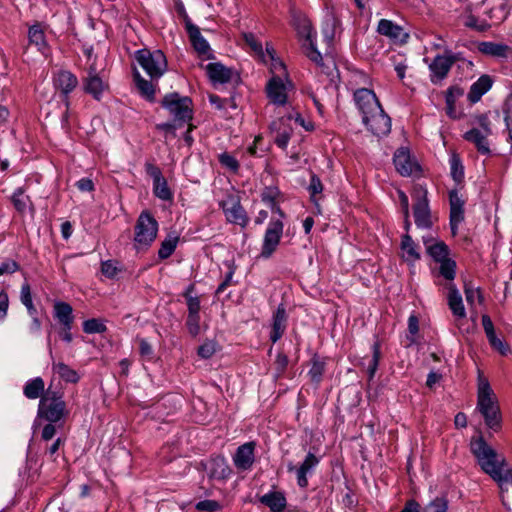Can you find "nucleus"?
I'll list each match as a JSON object with an SVG mask.
<instances>
[{
  "label": "nucleus",
  "mask_w": 512,
  "mask_h": 512,
  "mask_svg": "<svg viewBox=\"0 0 512 512\" xmlns=\"http://www.w3.org/2000/svg\"><path fill=\"white\" fill-rule=\"evenodd\" d=\"M381 358L380 343L374 342L372 345V358L369 360L367 366V373L369 380H372L376 374Z\"/></svg>",
  "instance_id": "obj_42"
},
{
  "label": "nucleus",
  "mask_w": 512,
  "mask_h": 512,
  "mask_svg": "<svg viewBox=\"0 0 512 512\" xmlns=\"http://www.w3.org/2000/svg\"><path fill=\"white\" fill-rule=\"evenodd\" d=\"M464 293L466 297V301L468 304L473 305L475 299L477 298L479 303L484 301L483 295L479 288H474L471 283H465L464 285Z\"/></svg>",
  "instance_id": "obj_49"
},
{
  "label": "nucleus",
  "mask_w": 512,
  "mask_h": 512,
  "mask_svg": "<svg viewBox=\"0 0 512 512\" xmlns=\"http://www.w3.org/2000/svg\"><path fill=\"white\" fill-rule=\"evenodd\" d=\"M464 94V90L459 86H451L447 89L445 94L446 106H451L456 103V100Z\"/></svg>",
  "instance_id": "obj_58"
},
{
  "label": "nucleus",
  "mask_w": 512,
  "mask_h": 512,
  "mask_svg": "<svg viewBox=\"0 0 512 512\" xmlns=\"http://www.w3.org/2000/svg\"><path fill=\"white\" fill-rule=\"evenodd\" d=\"M377 32L395 44H405L409 39V33L402 26L388 19H381L378 22Z\"/></svg>",
  "instance_id": "obj_16"
},
{
  "label": "nucleus",
  "mask_w": 512,
  "mask_h": 512,
  "mask_svg": "<svg viewBox=\"0 0 512 512\" xmlns=\"http://www.w3.org/2000/svg\"><path fill=\"white\" fill-rule=\"evenodd\" d=\"M493 79L490 75H481L471 86L467 94L470 103H477L484 94H486L493 85Z\"/></svg>",
  "instance_id": "obj_26"
},
{
  "label": "nucleus",
  "mask_w": 512,
  "mask_h": 512,
  "mask_svg": "<svg viewBox=\"0 0 512 512\" xmlns=\"http://www.w3.org/2000/svg\"><path fill=\"white\" fill-rule=\"evenodd\" d=\"M290 14L291 23L301 37L305 38L307 41H311V38H315L316 32L309 19L301 11L291 8Z\"/></svg>",
  "instance_id": "obj_23"
},
{
  "label": "nucleus",
  "mask_w": 512,
  "mask_h": 512,
  "mask_svg": "<svg viewBox=\"0 0 512 512\" xmlns=\"http://www.w3.org/2000/svg\"><path fill=\"white\" fill-rule=\"evenodd\" d=\"M28 38L31 44H34L38 50H42L46 46L45 35L39 25H33L28 31Z\"/></svg>",
  "instance_id": "obj_44"
},
{
  "label": "nucleus",
  "mask_w": 512,
  "mask_h": 512,
  "mask_svg": "<svg viewBox=\"0 0 512 512\" xmlns=\"http://www.w3.org/2000/svg\"><path fill=\"white\" fill-rule=\"evenodd\" d=\"M334 27H335V19L333 16H329L326 18L324 27L322 29L324 38L331 42L334 38Z\"/></svg>",
  "instance_id": "obj_63"
},
{
  "label": "nucleus",
  "mask_w": 512,
  "mask_h": 512,
  "mask_svg": "<svg viewBox=\"0 0 512 512\" xmlns=\"http://www.w3.org/2000/svg\"><path fill=\"white\" fill-rule=\"evenodd\" d=\"M218 344L215 340H206L198 347L197 354L202 359L211 358L217 351Z\"/></svg>",
  "instance_id": "obj_47"
},
{
  "label": "nucleus",
  "mask_w": 512,
  "mask_h": 512,
  "mask_svg": "<svg viewBox=\"0 0 512 512\" xmlns=\"http://www.w3.org/2000/svg\"><path fill=\"white\" fill-rule=\"evenodd\" d=\"M278 195L279 190L276 187H266L261 194V199L266 205H268L272 209V212H276L279 214L280 218H284V212L276 204V199Z\"/></svg>",
  "instance_id": "obj_38"
},
{
  "label": "nucleus",
  "mask_w": 512,
  "mask_h": 512,
  "mask_svg": "<svg viewBox=\"0 0 512 512\" xmlns=\"http://www.w3.org/2000/svg\"><path fill=\"white\" fill-rule=\"evenodd\" d=\"M69 415L63 393L58 390L46 389L37 410V418L46 422L65 423Z\"/></svg>",
  "instance_id": "obj_4"
},
{
  "label": "nucleus",
  "mask_w": 512,
  "mask_h": 512,
  "mask_svg": "<svg viewBox=\"0 0 512 512\" xmlns=\"http://www.w3.org/2000/svg\"><path fill=\"white\" fill-rule=\"evenodd\" d=\"M448 500L445 497H436L429 502L421 512H447Z\"/></svg>",
  "instance_id": "obj_46"
},
{
  "label": "nucleus",
  "mask_w": 512,
  "mask_h": 512,
  "mask_svg": "<svg viewBox=\"0 0 512 512\" xmlns=\"http://www.w3.org/2000/svg\"><path fill=\"white\" fill-rule=\"evenodd\" d=\"M119 268L117 266V262L113 260H107L102 262L101 264V272L107 278H113L116 276Z\"/></svg>",
  "instance_id": "obj_60"
},
{
  "label": "nucleus",
  "mask_w": 512,
  "mask_h": 512,
  "mask_svg": "<svg viewBox=\"0 0 512 512\" xmlns=\"http://www.w3.org/2000/svg\"><path fill=\"white\" fill-rule=\"evenodd\" d=\"M157 232V220L148 211H143L135 225L134 241L136 245L139 247L150 245L156 238Z\"/></svg>",
  "instance_id": "obj_6"
},
{
  "label": "nucleus",
  "mask_w": 512,
  "mask_h": 512,
  "mask_svg": "<svg viewBox=\"0 0 512 512\" xmlns=\"http://www.w3.org/2000/svg\"><path fill=\"white\" fill-rule=\"evenodd\" d=\"M45 392V383L41 377H35L28 380L23 387V394L28 399H41Z\"/></svg>",
  "instance_id": "obj_34"
},
{
  "label": "nucleus",
  "mask_w": 512,
  "mask_h": 512,
  "mask_svg": "<svg viewBox=\"0 0 512 512\" xmlns=\"http://www.w3.org/2000/svg\"><path fill=\"white\" fill-rule=\"evenodd\" d=\"M287 313L284 304H279L272 317V329L270 332V340L276 343L285 333L287 327Z\"/></svg>",
  "instance_id": "obj_24"
},
{
  "label": "nucleus",
  "mask_w": 512,
  "mask_h": 512,
  "mask_svg": "<svg viewBox=\"0 0 512 512\" xmlns=\"http://www.w3.org/2000/svg\"><path fill=\"white\" fill-rule=\"evenodd\" d=\"M447 301L449 309L455 318L464 319L466 317V310L463 304L462 296L453 283L448 285Z\"/></svg>",
  "instance_id": "obj_28"
},
{
  "label": "nucleus",
  "mask_w": 512,
  "mask_h": 512,
  "mask_svg": "<svg viewBox=\"0 0 512 512\" xmlns=\"http://www.w3.org/2000/svg\"><path fill=\"white\" fill-rule=\"evenodd\" d=\"M108 88L101 77L97 74L96 67L91 66L88 70V76L83 81V89L90 94L95 100L99 101L103 92Z\"/></svg>",
  "instance_id": "obj_19"
},
{
  "label": "nucleus",
  "mask_w": 512,
  "mask_h": 512,
  "mask_svg": "<svg viewBox=\"0 0 512 512\" xmlns=\"http://www.w3.org/2000/svg\"><path fill=\"white\" fill-rule=\"evenodd\" d=\"M255 448L254 441L246 442L240 445L234 455L232 456L233 464L239 471H249L255 462Z\"/></svg>",
  "instance_id": "obj_15"
},
{
  "label": "nucleus",
  "mask_w": 512,
  "mask_h": 512,
  "mask_svg": "<svg viewBox=\"0 0 512 512\" xmlns=\"http://www.w3.org/2000/svg\"><path fill=\"white\" fill-rule=\"evenodd\" d=\"M488 18L493 22V24L501 23L508 16L507 6L503 2H499L486 12Z\"/></svg>",
  "instance_id": "obj_41"
},
{
  "label": "nucleus",
  "mask_w": 512,
  "mask_h": 512,
  "mask_svg": "<svg viewBox=\"0 0 512 512\" xmlns=\"http://www.w3.org/2000/svg\"><path fill=\"white\" fill-rule=\"evenodd\" d=\"M54 86L65 97L66 106H69L68 95L77 87L78 79L70 71L60 70L53 78Z\"/></svg>",
  "instance_id": "obj_20"
},
{
  "label": "nucleus",
  "mask_w": 512,
  "mask_h": 512,
  "mask_svg": "<svg viewBox=\"0 0 512 512\" xmlns=\"http://www.w3.org/2000/svg\"><path fill=\"white\" fill-rule=\"evenodd\" d=\"M283 227L284 225L281 219L270 220L263 239L262 257L269 258L276 250L283 233Z\"/></svg>",
  "instance_id": "obj_10"
},
{
  "label": "nucleus",
  "mask_w": 512,
  "mask_h": 512,
  "mask_svg": "<svg viewBox=\"0 0 512 512\" xmlns=\"http://www.w3.org/2000/svg\"><path fill=\"white\" fill-rule=\"evenodd\" d=\"M396 170L402 176H411L419 171V165L411 158L409 150L401 147L396 150L393 157Z\"/></svg>",
  "instance_id": "obj_18"
},
{
  "label": "nucleus",
  "mask_w": 512,
  "mask_h": 512,
  "mask_svg": "<svg viewBox=\"0 0 512 512\" xmlns=\"http://www.w3.org/2000/svg\"><path fill=\"white\" fill-rule=\"evenodd\" d=\"M311 367L308 371V376L310 381L317 386L322 381L323 374L325 372L326 362L324 359H321L318 355H314L311 358Z\"/></svg>",
  "instance_id": "obj_36"
},
{
  "label": "nucleus",
  "mask_w": 512,
  "mask_h": 512,
  "mask_svg": "<svg viewBox=\"0 0 512 512\" xmlns=\"http://www.w3.org/2000/svg\"><path fill=\"white\" fill-rule=\"evenodd\" d=\"M195 507L199 511L216 512L221 506L219 502L215 500H202L199 501Z\"/></svg>",
  "instance_id": "obj_62"
},
{
  "label": "nucleus",
  "mask_w": 512,
  "mask_h": 512,
  "mask_svg": "<svg viewBox=\"0 0 512 512\" xmlns=\"http://www.w3.org/2000/svg\"><path fill=\"white\" fill-rule=\"evenodd\" d=\"M206 72L214 86L227 83L237 84L240 81V76L236 70L226 67L219 62L207 64Z\"/></svg>",
  "instance_id": "obj_11"
},
{
  "label": "nucleus",
  "mask_w": 512,
  "mask_h": 512,
  "mask_svg": "<svg viewBox=\"0 0 512 512\" xmlns=\"http://www.w3.org/2000/svg\"><path fill=\"white\" fill-rule=\"evenodd\" d=\"M477 49L484 55L506 59L512 53V48L504 43L482 41L477 43Z\"/></svg>",
  "instance_id": "obj_27"
},
{
  "label": "nucleus",
  "mask_w": 512,
  "mask_h": 512,
  "mask_svg": "<svg viewBox=\"0 0 512 512\" xmlns=\"http://www.w3.org/2000/svg\"><path fill=\"white\" fill-rule=\"evenodd\" d=\"M477 409L483 415L485 424L491 429L500 425L499 407L490 383L478 370L477 378Z\"/></svg>",
  "instance_id": "obj_3"
},
{
  "label": "nucleus",
  "mask_w": 512,
  "mask_h": 512,
  "mask_svg": "<svg viewBox=\"0 0 512 512\" xmlns=\"http://www.w3.org/2000/svg\"><path fill=\"white\" fill-rule=\"evenodd\" d=\"M415 224L420 229H429L432 226L427 190H421L417 194V200L413 207Z\"/></svg>",
  "instance_id": "obj_14"
},
{
  "label": "nucleus",
  "mask_w": 512,
  "mask_h": 512,
  "mask_svg": "<svg viewBox=\"0 0 512 512\" xmlns=\"http://www.w3.org/2000/svg\"><path fill=\"white\" fill-rule=\"evenodd\" d=\"M293 88L287 74L284 77L273 75L266 84V94L269 101L276 106H284L288 100V91Z\"/></svg>",
  "instance_id": "obj_7"
},
{
  "label": "nucleus",
  "mask_w": 512,
  "mask_h": 512,
  "mask_svg": "<svg viewBox=\"0 0 512 512\" xmlns=\"http://www.w3.org/2000/svg\"><path fill=\"white\" fill-rule=\"evenodd\" d=\"M260 502L272 512H282L286 507V498L281 492H269L261 496Z\"/></svg>",
  "instance_id": "obj_32"
},
{
  "label": "nucleus",
  "mask_w": 512,
  "mask_h": 512,
  "mask_svg": "<svg viewBox=\"0 0 512 512\" xmlns=\"http://www.w3.org/2000/svg\"><path fill=\"white\" fill-rule=\"evenodd\" d=\"M363 124L375 136H386L391 131V119L384 112L382 106L362 119Z\"/></svg>",
  "instance_id": "obj_9"
},
{
  "label": "nucleus",
  "mask_w": 512,
  "mask_h": 512,
  "mask_svg": "<svg viewBox=\"0 0 512 512\" xmlns=\"http://www.w3.org/2000/svg\"><path fill=\"white\" fill-rule=\"evenodd\" d=\"M83 330L87 334L102 333L106 330V326L102 321L93 318L84 321Z\"/></svg>",
  "instance_id": "obj_50"
},
{
  "label": "nucleus",
  "mask_w": 512,
  "mask_h": 512,
  "mask_svg": "<svg viewBox=\"0 0 512 512\" xmlns=\"http://www.w3.org/2000/svg\"><path fill=\"white\" fill-rule=\"evenodd\" d=\"M474 124L477 127H473L464 134V139L473 143L478 152L483 155L490 154V146L488 137L492 134L491 122L488 114H480L475 117Z\"/></svg>",
  "instance_id": "obj_5"
},
{
  "label": "nucleus",
  "mask_w": 512,
  "mask_h": 512,
  "mask_svg": "<svg viewBox=\"0 0 512 512\" xmlns=\"http://www.w3.org/2000/svg\"><path fill=\"white\" fill-rule=\"evenodd\" d=\"M448 61L445 55H437L430 63V80L433 84H438L447 77L452 68Z\"/></svg>",
  "instance_id": "obj_25"
},
{
  "label": "nucleus",
  "mask_w": 512,
  "mask_h": 512,
  "mask_svg": "<svg viewBox=\"0 0 512 512\" xmlns=\"http://www.w3.org/2000/svg\"><path fill=\"white\" fill-rule=\"evenodd\" d=\"M20 269V265L12 259H5L0 263V276L13 274Z\"/></svg>",
  "instance_id": "obj_61"
},
{
  "label": "nucleus",
  "mask_w": 512,
  "mask_h": 512,
  "mask_svg": "<svg viewBox=\"0 0 512 512\" xmlns=\"http://www.w3.org/2000/svg\"><path fill=\"white\" fill-rule=\"evenodd\" d=\"M319 462V457H317L312 452H308L305 459L298 468H296L293 463H289L287 469L289 472L295 471L297 485L300 488L305 489L308 487V476L312 475Z\"/></svg>",
  "instance_id": "obj_12"
},
{
  "label": "nucleus",
  "mask_w": 512,
  "mask_h": 512,
  "mask_svg": "<svg viewBox=\"0 0 512 512\" xmlns=\"http://www.w3.org/2000/svg\"><path fill=\"white\" fill-rule=\"evenodd\" d=\"M243 38L247 45L257 54L263 56L262 44L257 40L253 33H244Z\"/></svg>",
  "instance_id": "obj_59"
},
{
  "label": "nucleus",
  "mask_w": 512,
  "mask_h": 512,
  "mask_svg": "<svg viewBox=\"0 0 512 512\" xmlns=\"http://www.w3.org/2000/svg\"><path fill=\"white\" fill-rule=\"evenodd\" d=\"M408 331L409 336H407V339L409 341L408 345H412L416 343V334L419 331V320L416 315L412 314L408 318Z\"/></svg>",
  "instance_id": "obj_57"
},
{
  "label": "nucleus",
  "mask_w": 512,
  "mask_h": 512,
  "mask_svg": "<svg viewBox=\"0 0 512 512\" xmlns=\"http://www.w3.org/2000/svg\"><path fill=\"white\" fill-rule=\"evenodd\" d=\"M308 191L310 193L311 200L316 203V196L321 194L323 191L322 182L316 174L311 175Z\"/></svg>",
  "instance_id": "obj_54"
},
{
  "label": "nucleus",
  "mask_w": 512,
  "mask_h": 512,
  "mask_svg": "<svg viewBox=\"0 0 512 512\" xmlns=\"http://www.w3.org/2000/svg\"><path fill=\"white\" fill-rule=\"evenodd\" d=\"M464 221V209H450V229L455 236L459 225Z\"/></svg>",
  "instance_id": "obj_51"
},
{
  "label": "nucleus",
  "mask_w": 512,
  "mask_h": 512,
  "mask_svg": "<svg viewBox=\"0 0 512 512\" xmlns=\"http://www.w3.org/2000/svg\"><path fill=\"white\" fill-rule=\"evenodd\" d=\"M438 263L440 264L439 274L446 280L453 281L456 276V262L449 258Z\"/></svg>",
  "instance_id": "obj_45"
},
{
  "label": "nucleus",
  "mask_w": 512,
  "mask_h": 512,
  "mask_svg": "<svg viewBox=\"0 0 512 512\" xmlns=\"http://www.w3.org/2000/svg\"><path fill=\"white\" fill-rule=\"evenodd\" d=\"M450 174L453 180L457 183L462 182L464 179V166L460 157L453 153L449 158Z\"/></svg>",
  "instance_id": "obj_40"
},
{
  "label": "nucleus",
  "mask_w": 512,
  "mask_h": 512,
  "mask_svg": "<svg viewBox=\"0 0 512 512\" xmlns=\"http://www.w3.org/2000/svg\"><path fill=\"white\" fill-rule=\"evenodd\" d=\"M471 452L481 470L497 483L501 493L512 486V467L506 458L496 452L483 437L471 441Z\"/></svg>",
  "instance_id": "obj_1"
},
{
  "label": "nucleus",
  "mask_w": 512,
  "mask_h": 512,
  "mask_svg": "<svg viewBox=\"0 0 512 512\" xmlns=\"http://www.w3.org/2000/svg\"><path fill=\"white\" fill-rule=\"evenodd\" d=\"M220 164L232 172H237L239 169L238 160L230 153L224 152L218 156Z\"/></svg>",
  "instance_id": "obj_52"
},
{
  "label": "nucleus",
  "mask_w": 512,
  "mask_h": 512,
  "mask_svg": "<svg viewBox=\"0 0 512 512\" xmlns=\"http://www.w3.org/2000/svg\"><path fill=\"white\" fill-rule=\"evenodd\" d=\"M422 241L426 248L427 254L435 262L438 263L449 259V248L443 241L437 240L432 236H423Z\"/></svg>",
  "instance_id": "obj_22"
},
{
  "label": "nucleus",
  "mask_w": 512,
  "mask_h": 512,
  "mask_svg": "<svg viewBox=\"0 0 512 512\" xmlns=\"http://www.w3.org/2000/svg\"><path fill=\"white\" fill-rule=\"evenodd\" d=\"M489 344L494 350H496L503 356L507 355L510 352L509 345L498 336H496L493 340L489 341Z\"/></svg>",
  "instance_id": "obj_64"
},
{
  "label": "nucleus",
  "mask_w": 512,
  "mask_h": 512,
  "mask_svg": "<svg viewBox=\"0 0 512 512\" xmlns=\"http://www.w3.org/2000/svg\"><path fill=\"white\" fill-rule=\"evenodd\" d=\"M133 78L139 94L148 101H154L157 79L143 78L136 68L133 70Z\"/></svg>",
  "instance_id": "obj_29"
},
{
  "label": "nucleus",
  "mask_w": 512,
  "mask_h": 512,
  "mask_svg": "<svg viewBox=\"0 0 512 512\" xmlns=\"http://www.w3.org/2000/svg\"><path fill=\"white\" fill-rule=\"evenodd\" d=\"M180 241V232L176 230L169 231L162 241L161 256L162 259L168 258L175 251Z\"/></svg>",
  "instance_id": "obj_37"
},
{
  "label": "nucleus",
  "mask_w": 512,
  "mask_h": 512,
  "mask_svg": "<svg viewBox=\"0 0 512 512\" xmlns=\"http://www.w3.org/2000/svg\"><path fill=\"white\" fill-rule=\"evenodd\" d=\"M194 50L200 57L213 58V53L208 41L202 36L200 29L192 21H187L185 28Z\"/></svg>",
  "instance_id": "obj_17"
},
{
  "label": "nucleus",
  "mask_w": 512,
  "mask_h": 512,
  "mask_svg": "<svg viewBox=\"0 0 512 512\" xmlns=\"http://www.w3.org/2000/svg\"><path fill=\"white\" fill-rule=\"evenodd\" d=\"M135 60L146 72L149 78L158 79L160 77V67L154 59L153 54L148 49H140L136 51Z\"/></svg>",
  "instance_id": "obj_21"
},
{
  "label": "nucleus",
  "mask_w": 512,
  "mask_h": 512,
  "mask_svg": "<svg viewBox=\"0 0 512 512\" xmlns=\"http://www.w3.org/2000/svg\"><path fill=\"white\" fill-rule=\"evenodd\" d=\"M354 102L362 114V119L364 116H367L374 111H378L381 107L375 93L367 88H360L354 92Z\"/></svg>",
  "instance_id": "obj_13"
},
{
  "label": "nucleus",
  "mask_w": 512,
  "mask_h": 512,
  "mask_svg": "<svg viewBox=\"0 0 512 512\" xmlns=\"http://www.w3.org/2000/svg\"><path fill=\"white\" fill-rule=\"evenodd\" d=\"M227 222L246 227L249 223V217L240 203L238 196L228 194L225 199L219 202Z\"/></svg>",
  "instance_id": "obj_8"
},
{
  "label": "nucleus",
  "mask_w": 512,
  "mask_h": 512,
  "mask_svg": "<svg viewBox=\"0 0 512 512\" xmlns=\"http://www.w3.org/2000/svg\"><path fill=\"white\" fill-rule=\"evenodd\" d=\"M64 423H54V422H47L41 431V439L44 441L51 440L55 434L57 429L63 428Z\"/></svg>",
  "instance_id": "obj_55"
},
{
  "label": "nucleus",
  "mask_w": 512,
  "mask_h": 512,
  "mask_svg": "<svg viewBox=\"0 0 512 512\" xmlns=\"http://www.w3.org/2000/svg\"><path fill=\"white\" fill-rule=\"evenodd\" d=\"M465 26L483 32L490 28L491 24L486 20H479L474 15H469L465 20Z\"/></svg>",
  "instance_id": "obj_56"
},
{
  "label": "nucleus",
  "mask_w": 512,
  "mask_h": 512,
  "mask_svg": "<svg viewBox=\"0 0 512 512\" xmlns=\"http://www.w3.org/2000/svg\"><path fill=\"white\" fill-rule=\"evenodd\" d=\"M401 249L403 251V258L405 261L414 263L420 259V254L417 251V245L409 234L402 236Z\"/></svg>",
  "instance_id": "obj_35"
},
{
  "label": "nucleus",
  "mask_w": 512,
  "mask_h": 512,
  "mask_svg": "<svg viewBox=\"0 0 512 512\" xmlns=\"http://www.w3.org/2000/svg\"><path fill=\"white\" fill-rule=\"evenodd\" d=\"M146 171L149 175L153 177V192L154 195L158 198H160V171L158 168L151 164H146Z\"/></svg>",
  "instance_id": "obj_53"
},
{
  "label": "nucleus",
  "mask_w": 512,
  "mask_h": 512,
  "mask_svg": "<svg viewBox=\"0 0 512 512\" xmlns=\"http://www.w3.org/2000/svg\"><path fill=\"white\" fill-rule=\"evenodd\" d=\"M183 400V397L179 394L168 393L162 396V407L168 408L166 414L169 415L181 408Z\"/></svg>",
  "instance_id": "obj_43"
},
{
  "label": "nucleus",
  "mask_w": 512,
  "mask_h": 512,
  "mask_svg": "<svg viewBox=\"0 0 512 512\" xmlns=\"http://www.w3.org/2000/svg\"><path fill=\"white\" fill-rule=\"evenodd\" d=\"M162 107L171 116L170 122L162 123V130L175 135V130L187 125L183 139L187 146H191L194 141L191 135L193 126L190 124L193 117L191 99L187 96H180L178 93H171L162 98Z\"/></svg>",
  "instance_id": "obj_2"
},
{
  "label": "nucleus",
  "mask_w": 512,
  "mask_h": 512,
  "mask_svg": "<svg viewBox=\"0 0 512 512\" xmlns=\"http://www.w3.org/2000/svg\"><path fill=\"white\" fill-rule=\"evenodd\" d=\"M230 473V468L224 457H217L211 461L209 471L210 477L215 479H225Z\"/></svg>",
  "instance_id": "obj_39"
},
{
  "label": "nucleus",
  "mask_w": 512,
  "mask_h": 512,
  "mask_svg": "<svg viewBox=\"0 0 512 512\" xmlns=\"http://www.w3.org/2000/svg\"><path fill=\"white\" fill-rule=\"evenodd\" d=\"M29 201V197L24 196V191L22 188H18L12 195V202L16 210L20 213H24L27 207V202Z\"/></svg>",
  "instance_id": "obj_48"
},
{
  "label": "nucleus",
  "mask_w": 512,
  "mask_h": 512,
  "mask_svg": "<svg viewBox=\"0 0 512 512\" xmlns=\"http://www.w3.org/2000/svg\"><path fill=\"white\" fill-rule=\"evenodd\" d=\"M52 371L56 373L63 381L67 383H77L80 376L76 370L65 364L64 362H52Z\"/></svg>",
  "instance_id": "obj_33"
},
{
  "label": "nucleus",
  "mask_w": 512,
  "mask_h": 512,
  "mask_svg": "<svg viewBox=\"0 0 512 512\" xmlns=\"http://www.w3.org/2000/svg\"><path fill=\"white\" fill-rule=\"evenodd\" d=\"M53 316L61 326H69L74 323L73 308L69 303L63 301L55 302Z\"/></svg>",
  "instance_id": "obj_30"
},
{
  "label": "nucleus",
  "mask_w": 512,
  "mask_h": 512,
  "mask_svg": "<svg viewBox=\"0 0 512 512\" xmlns=\"http://www.w3.org/2000/svg\"><path fill=\"white\" fill-rule=\"evenodd\" d=\"M186 305L188 309V314L190 318H199V313L201 309V300L200 297L195 293V288L193 284H190L183 294Z\"/></svg>",
  "instance_id": "obj_31"
}]
</instances>
